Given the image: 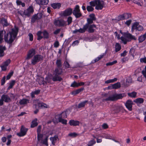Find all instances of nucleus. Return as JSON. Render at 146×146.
I'll return each instance as SVG.
<instances>
[{
	"mask_svg": "<svg viewBox=\"0 0 146 146\" xmlns=\"http://www.w3.org/2000/svg\"><path fill=\"white\" fill-rule=\"evenodd\" d=\"M62 64H57V67L56 68L53 72L52 76V80L54 82H60L62 80V78L60 76L63 72L61 67Z\"/></svg>",
	"mask_w": 146,
	"mask_h": 146,
	"instance_id": "f257e3e1",
	"label": "nucleus"
},
{
	"mask_svg": "<svg viewBox=\"0 0 146 146\" xmlns=\"http://www.w3.org/2000/svg\"><path fill=\"white\" fill-rule=\"evenodd\" d=\"M18 31V29L15 28L5 36V39L6 42L9 43H12L16 37Z\"/></svg>",
	"mask_w": 146,
	"mask_h": 146,
	"instance_id": "f03ea898",
	"label": "nucleus"
},
{
	"mask_svg": "<svg viewBox=\"0 0 146 146\" xmlns=\"http://www.w3.org/2000/svg\"><path fill=\"white\" fill-rule=\"evenodd\" d=\"M127 96L125 93L119 94H115L112 96H110L108 98L104 99L103 100V102L108 101H114L119 99H121L123 97Z\"/></svg>",
	"mask_w": 146,
	"mask_h": 146,
	"instance_id": "7ed1b4c3",
	"label": "nucleus"
},
{
	"mask_svg": "<svg viewBox=\"0 0 146 146\" xmlns=\"http://www.w3.org/2000/svg\"><path fill=\"white\" fill-rule=\"evenodd\" d=\"M96 26L94 25H88V24H86L84 26L83 29H80L79 30H75L74 31V33H76L77 32L83 33L85 32V31L88 29V32L89 33H93L94 31V30L93 29L96 28Z\"/></svg>",
	"mask_w": 146,
	"mask_h": 146,
	"instance_id": "20e7f679",
	"label": "nucleus"
},
{
	"mask_svg": "<svg viewBox=\"0 0 146 146\" xmlns=\"http://www.w3.org/2000/svg\"><path fill=\"white\" fill-rule=\"evenodd\" d=\"M123 35V36H121L120 38L122 42L124 44H126L127 42L129 41L131 39H136L135 36L128 33H124Z\"/></svg>",
	"mask_w": 146,
	"mask_h": 146,
	"instance_id": "39448f33",
	"label": "nucleus"
},
{
	"mask_svg": "<svg viewBox=\"0 0 146 146\" xmlns=\"http://www.w3.org/2000/svg\"><path fill=\"white\" fill-rule=\"evenodd\" d=\"M92 6H96L95 8L97 10L102 9L103 7L104 3L102 1L95 0L90 2Z\"/></svg>",
	"mask_w": 146,
	"mask_h": 146,
	"instance_id": "423d86ee",
	"label": "nucleus"
},
{
	"mask_svg": "<svg viewBox=\"0 0 146 146\" xmlns=\"http://www.w3.org/2000/svg\"><path fill=\"white\" fill-rule=\"evenodd\" d=\"M135 29L140 31L143 30V28L142 26L139 24L138 23L136 22L134 23L132 26V31L133 32Z\"/></svg>",
	"mask_w": 146,
	"mask_h": 146,
	"instance_id": "0eeeda50",
	"label": "nucleus"
},
{
	"mask_svg": "<svg viewBox=\"0 0 146 146\" xmlns=\"http://www.w3.org/2000/svg\"><path fill=\"white\" fill-rule=\"evenodd\" d=\"M28 130L27 128H26L23 125H22L20 129V132L17 133V135L20 137L24 136L26 135Z\"/></svg>",
	"mask_w": 146,
	"mask_h": 146,
	"instance_id": "6e6552de",
	"label": "nucleus"
},
{
	"mask_svg": "<svg viewBox=\"0 0 146 146\" xmlns=\"http://www.w3.org/2000/svg\"><path fill=\"white\" fill-rule=\"evenodd\" d=\"M73 13L76 18H78L81 16L82 15L80 11L79 7L78 5L76 6L73 11Z\"/></svg>",
	"mask_w": 146,
	"mask_h": 146,
	"instance_id": "1a4fd4ad",
	"label": "nucleus"
},
{
	"mask_svg": "<svg viewBox=\"0 0 146 146\" xmlns=\"http://www.w3.org/2000/svg\"><path fill=\"white\" fill-rule=\"evenodd\" d=\"M42 56L40 55H37L35 56L33 58L32 60V63L34 64L39 62L42 59Z\"/></svg>",
	"mask_w": 146,
	"mask_h": 146,
	"instance_id": "9d476101",
	"label": "nucleus"
},
{
	"mask_svg": "<svg viewBox=\"0 0 146 146\" xmlns=\"http://www.w3.org/2000/svg\"><path fill=\"white\" fill-rule=\"evenodd\" d=\"M54 24L59 26H63L66 25V22L62 19L56 20L54 22Z\"/></svg>",
	"mask_w": 146,
	"mask_h": 146,
	"instance_id": "9b49d317",
	"label": "nucleus"
},
{
	"mask_svg": "<svg viewBox=\"0 0 146 146\" xmlns=\"http://www.w3.org/2000/svg\"><path fill=\"white\" fill-rule=\"evenodd\" d=\"M133 104L132 101L131 100H128L125 104V105L129 110L131 111L132 110V107Z\"/></svg>",
	"mask_w": 146,
	"mask_h": 146,
	"instance_id": "f8f14e48",
	"label": "nucleus"
},
{
	"mask_svg": "<svg viewBox=\"0 0 146 146\" xmlns=\"http://www.w3.org/2000/svg\"><path fill=\"white\" fill-rule=\"evenodd\" d=\"M60 115V117H58V119H56V118H55V119H56V120H54V123H58V122H61L62 124L64 125H66L67 124V120L66 119H64L62 118H61V117Z\"/></svg>",
	"mask_w": 146,
	"mask_h": 146,
	"instance_id": "ddd939ff",
	"label": "nucleus"
},
{
	"mask_svg": "<svg viewBox=\"0 0 146 146\" xmlns=\"http://www.w3.org/2000/svg\"><path fill=\"white\" fill-rule=\"evenodd\" d=\"M72 10L71 8H68L61 13V15L63 16H68L70 15L72 13Z\"/></svg>",
	"mask_w": 146,
	"mask_h": 146,
	"instance_id": "4468645a",
	"label": "nucleus"
},
{
	"mask_svg": "<svg viewBox=\"0 0 146 146\" xmlns=\"http://www.w3.org/2000/svg\"><path fill=\"white\" fill-rule=\"evenodd\" d=\"M1 98L6 103L9 102L11 101V98L8 95L5 94L1 96Z\"/></svg>",
	"mask_w": 146,
	"mask_h": 146,
	"instance_id": "2eb2a0df",
	"label": "nucleus"
},
{
	"mask_svg": "<svg viewBox=\"0 0 146 146\" xmlns=\"http://www.w3.org/2000/svg\"><path fill=\"white\" fill-rule=\"evenodd\" d=\"M35 54V50L33 49H31L29 51L27 54V59H30Z\"/></svg>",
	"mask_w": 146,
	"mask_h": 146,
	"instance_id": "dca6fc26",
	"label": "nucleus"
},
{
	"mask_svg": "<svg viewBox=\"0 0 146 146\" xmlns=\"http://www.w3.org/2000/svg\"><path fill=\"white\" fill-rule=\"evenodd\" d=\"M69 124L71 126H76L79 125L80 121L77 120H70L69 121Z\"/></svg>",
	"mask_w": 146,
	"mask_h": 146,
	"instance_id": "f3484780",
	"label": "nucleus"
},
{
	"mask_svg": "<svg viewBox=\"0 0 146 146\" xmlns=\"http://www.w3.org/2000/svg\"><path fill=\"white\" fill-rule=\"evenodd\" d=\"M36 3L39 5H46L49 2V0H36Z\"/></svg>",
	"mask_w": 146,
	"mask_h": 146,
	"instance_id": "a211bd4d",
	"label": "nucleus"
},
{
	"mask_svg": "<svg viewBox=\"0 0 146 146\" xmlns=\"http://www.w3.org/2000/svg\"><path fill=\"white\" fill-rule=\"evenodd\" d=\"M33 11L34 10L33 7L30 6L25 11L24 13L25 15H29L30 13H33Z\"/></svg>",
	"mask_w": 146,
	"mask_h": 146,
	"instance_id": "6ab92c4d",
	"label": "nucleus"
},
{
	"mask_svg": "<svg viewBox=\"0 0 146 146\" xmlns=\"http://www.w3.org/2000/svg\"><path fill=\"white\" fill-rule=\"evenodd\" d=\"M58 139V138L57 135H55L54 137L50 138V140L52 142V144L54 145H55V144L56 143Z\"/></svg>",
	"mask_w": 146,
	"mask_h": 146,
	"instance_id": "aec40b11",
	"label": "nucleus"
},
{
	"mask_svg": "<svg viewBox=\"0 0 146 146\" xmlns=\"http://www.w3.org/2000/svg\"><path fill=\"white\" fill-rule=\"evenodd\" d=\"M29 100L27 99L23 98L22 100H21L19 103L21 105H23L25 104H27L29 102Z\"/></svg>",
	"mask_w": 146,
	"mask_h": 146,
	"instance_id": "412c9836",
	"label": "nucleus"
},
{
	"mask_svg": "<svg viewBox=\"0 0 146 146\" xmlns=\"http://www.w3.org/2000/svg\"><path fill=\"white\" fill-rule=\"evenodd\" d=\"M88 101L86 100L79 103L77 106L78 108H84L85 107V105L88 103Z\"/></svg>",
	"mask_w": 146,
	"mask_h": 146,
	"instance_id": "4be33fe9",
	"label": "nucleus"
},
{
	"mask_svg": "<svg viewBox=\"0 0 146 146\" xmlns=\"http://www.w3.org/2000/svg\"><path fill=\"white\" fill-rule=\"evenodd\" d=\"M144 100L143 98H138L135 100L133 102L136 103L138 106L139 104L143 103Z\"/></svg>",
	"mask_w": 146,
	"mask_h": 146,
	"instance_id": "5701e85b",
	"label": "nucleus"
},
{
	"mask_svg": "<svg viewBox=\"0 0 146 146\" xmlns=\"http://www.w3.org/2000/svg\"><path fill=\"white\" fill-rule=\"evenodd\" d=\"M40 90H37L35 91L32 92L31 93V95L32 98H35V95H38L39 94L40 92Z\"/></svg>",
	"mask_w": 146,
	"mask_h": 146,
	"instance_id": "b1692460",
	"label": "nucleus"
},
{
	"mask_svg": "<svg viewBox=\"0 0 146 146\" xmlns=\"http://www.w3.org/2000/svg\"><path fill=\"white\" fill-rule=\"evenodd\" d=\"M84 90V87H82L79 89H78L75 91H74L72 92V94L74 95H76L80 92L83 91Z\"/></svg>",
	"mask_w": 146,
	"mask_h": 146,
	"instance_id": "393cba45",
	"label": "nucleus"
},
{
	"mask_svg": "<svg viewBox=\"0 0 146 146\" xmlns=\"http://www.w3.org/2000/svg\"><path fill=\"white\" fill-rule=\"evenodd\" d=\"M61 4L59 3H54L51 4V6L54 9H59L61 7Z\"/></svg>",
	"mask_w": 146,
	"mask_h": 146,
	"instance_id": "a878e982",
	"label": "nucleus"
},
{
	"mask_svg": "<svg viewBox=\"0 0 146 146\" xmlns=\"http://www.w3.org/2000/svg\"><path fill=\"white\" fill-rule=\"evenodd\" d=\"M16 83V81L15 80H11L9 84V86L7 88L8 90H10V89L13 88V86L15 85Z\"/></svg>",
	"mask_w": 146,
	"mask_h": 146,
	"instance_id": "bb28decb",
	"label": "nucleus"
},
{
	"mask_svg": "<svg viewBox=\"0 0 146 146\" xmlns=\"http://www.w3.org/2000/svg\"><path fill=\"white\" fill-rule=\"evenodd\" d=\"M105 54L103 53L99 56H98L94 60H93L92 61V63H96V62L98 61L100 59L102 58L104 56Z\"/></svg>",
	"mask_w": 146,
	"mask_h": 146,
	"instance_id": "cd10ccee",
	"label": "nucleus"
},
{
	"mask_svg": "<svg viewBox=\"0 0 146 146\" xmlns=\"http://www.w3.org/2000/svg\"><path fill=\"white\" fill-rule=\"evenodd\" d=\"M37 119L36 118L33 121L31 122V128H33L36 126L38 123L37 122Z\"/></svg>",
	"mask_w": 146,
	"mask_h": 146,
	"instance_id": "c85d7f7f",
	"label": "nucleus"
},
{
	"mask_svg": "<svg viewBox=\"0 0 146 146\" xmlns=\"http://www.w3.org/2000/svg\"><path fill=\"white\" fill-rule=\"evenodd\" d=\"M121 87V84L119 82H117L112 85V89H117Z\"/></svg>",
	"mask_w": 146,
	"mask_h": 146,
	"instance_id": "c756f323",
	"label": "nucleus"
},
{
	"mask_svg": "<svg viewBox=\"0 0 146 146\" xmlns=\"http://www.w3.org/2000/svg\"><path fill=\"white\" fill-rule=\"evenodd\" d=\"M5 50V47L0 46V56H3L4 55V51Z\"/></svg>",
	"mask_w": 146,
	"mask_h": 146,
	"instance_id": "7c9ffc66",
	"label": "nucleus"
},
{
	"mask_svg": "<svg viewBox=\"0 0 146 146\" xmlns=\"http://www.w3.org/2000/svg\"><path fill=\"white\" fill-rule=\"evenodd\" d=\"M146 38V33L143 35L140 36L139 38V42H141L144 40Z\"/></svg>",
	"mask_w": 146,
	"mask_h": 146,
	"instance_id": "2f4dec72",
	"label": "nucleus"
},
{
	"mask_svg": "<svg viewBox=\"0 0 146 146\" xmlns=\"http://www.w3.org/2000/svg\"><path fill=\"white\" fill-rule=\"evenodd\" d=\"M60 115L61 118H65L67 117L66 113L65 111L62 112L61 113L56 115V116L60 117Z\"/></svg>",
	"mask_w": 146,
	"mask_h": 146,
	"instance_id": "473e14b6",
	"label": "nucleus"
},
{
	"mask_svg": "<svg viewBox=\"0 0 146 146\" xmlns=\"http://www.w3.org/2000/svg\"><path fill=\"white\" fill-rule=\"evenodd\" d=\"M38 107L40 108H44L47 107V105L43 103H39L38 104Z\"/></svg>",
	"mask_w": 146,
	"mask_h": 146,
	"instance_id": "72a5a7b5",
	"label": "nucleus"
},
{
	"mask_svg": "<svg viewBox=\"0 0 146 146\" xmlns=\"http://www.w3.org/2000/svg\"><path fill=\"white\" fill-rule=\"evenodd\" d=\"M128 95L132 98H135L136 96L137 93L135 92H133L131 93H128Z\"/></svg>",
	"mask_w": 146,
	"mask_h": 146,
	"instance_id": "f704fd0d",
	"label": "nucleus"
},
{
	"mask_svg": "<svg viewBox=\"0 0 146 146\" xmlns=\"http://www.w3.org/2000/svg\"><path fill=\"white\" fill-rule=\"evenodd\" d=\"M121 46L119 43H116L115 46V50L116 52H117L121 49Z\"/></svg>",
	"mask_w": 146,
	"mask_h": 146,
	"instance_id": "c9c22d12",
	"label": "nucleus"
},
{
	"mask_svg": "<svg viewBox=\"0 0 146 146\" xmlns=\"http://www.w3.org/2000/svg\"><path fill=\"white\" fill-rule=\"evenodd\" d=\"M96 143V141L94 139H93L89 141L88 144V146H92L93 145L95 144Z\"/></svg>",
	"mask_w": 146,
	"mask_h": 146,
	"instance_id": "e433bc0d",
	"label": "nucleus"
},
{
	"mask_svg": "<svg viewBox=\"0 0 146 146\" xmlns=\"http://www.w3.org/2000/svg\"><path fill=\"white\" fill-rule=\"evenodd\" d=\"M0 22L3 24V25L7 26V20L5 19L2 18L1 19Z\"/></svg>",
	"mask_w": 146,
	"mask_h": 146,
	"instance_id": "4c0bfd02",
	"label": "nucleus"
},
{
	"mask_svg": "<svg viewBox=\"0 0 146 146\" xmlns=\"http://www.w3.org/2000/svg\"><path fill=\"white\" fill-rule=\"evenodd\" d=\"M14 72L12 70H11V72L8 74L6 76V80H9L11 76L13 75Z\"/></svg>",
	"mask_w": 146,
	"mask_h": 146,
	"instance_id": "58836bf2",
	"label": "nucleus"
},
{
	"mask_svg": "<svg viewBox=\"0 0 146 146\" xmlns=\"http://www.w3.org/2000/svg\"><path fill=\"white\" fill-rule=\"evenodd\" d=\"M42 32L40 31H39L37 33V35L38 36L37 39L38 40H40L42 38L43 36H42Z\"/></svg>",
	"mask_w": 146,
	"mask_h": 146,
	"instance_id": "ea45409f",
	"label": "nucleus"
},
{
	"mask_svg": "<svg viewBox=\"0 0 146 146\" xmlns=\"http://www.w3.org/2000/svg\"><path fill=\"white\" fill-rule=\"evenodd\" d=\"M78 83L77 82H76L74 81L70 85L71 87H78Z\"/></svg>",
	"mask_w": 146,
	"mask_h": 146,
	"instance_id": "a19ab883",
	"label": "nucleus"
},
{
	"mask_svg": "<svg viewBox=\"0 0 146 146\" xmlns=\"http://www.w3.org/2000/svg\"><path fill=\"white\" fill-rule=\"evenodd\" d=\"M37 139L38 141H40L42 138L43 135L40 133H37Z\"/></svg>",
	"mask_w": 146,
	"mask_h": 146,
	"instance_id": "79ce46f5",
	"label": "nucleus"
},
{
	"mask_svg": "<svg viewBox=\"0 0 146 146\" xmlns=\"http://www.w3.org/2000/svg\"><path fill=\"white\" fill-rule=\"evenodd\" d=\"M79 135V134L75 132L71 133L68 134V135L73 137H75Z\"/></svg>",
	"mask_w": 146,
	"mask_h": 146,
	"instance_id": "37998d69",
	"label": "nucleus"
},
{
	"mask_svg": "<svg viewBox=\"0 0 146 146\" xmlns=\"http://www.w3.org/2000/svg\"><path fill=\"white\" fill-rule=\"evenodd\" d=\"M48 137H46L42 142V143L46 145V146H48Z\"/></svg>",
	"mask_w": 146,
	"mask_h": 146,
	"instance_id": "c03bdc74",
	"label": "nucleus"
},
{
	"mask_svg": "<svg viewBox=\"0 0 146 146\" xmlns=\"http://www.w3.org/2000/svg\"><path fill=\"white\" fill-rule=\"evenodd\" d=\"M9 64H4V65L0 66L2 70L5 71L6 70L7 67L8 66Z\"/></svg>",
	"mask_w": 146,
	"mask_h": 146,
	"instance_id": "a18cd8bd",
	"label": "nucleus"
},
{
	"mask_svg": "<svg viewBox=\"0 0 146 146\" xmlns=\"http://www.w3.org/2000/svg\"><path fill=\"white\" fill-rule=\"evenodd\" d=\"M5 79H6V77L5 76H3L2 78V79H1V86L3 85L4 84H5Z\"/></svg>",
	"mask_w": 146,
	"mask_h": 146,
	"instance_id": "49530a36",
	"label": "nucleus"
},
{
	"mask_svg": "<svg viewBox=\"0 0 146 146\" xmlns=\"http://www.w3.org/2000/svg\"><path fill=\"white\" fill-rule=\"evenodd\" d=\"M123 15L125 19H127L130 17L131 16V15L130 14L127 13H124L123 14Z\"/></svg>",
	"mask_w": 146,
	"mask_h": 146,
	"instance_id": "de8ad7c7",
	"label": "nucleus"
},
{
	"mask_svg": "<svg viewBox=\"0 0 146 146\" xmlns=\"http://www.w3.org/2000/svg\"><path fill=\"white\" fill-rule=\"evenodd\" d=\"M28 36L29 38V40L31 41H33V35L32 33H29L28 34Z\"/></svg>",
	"mask_w": 146,
	"mask_h": 146,
	"instance_id": "09e8293b",
	"label": "nucleus"
},
{
	"mask_svg": "<svg viewBox=\"0 0 146 146\" xmlns=\"http://www.w3.org/2000/svg\"><path fill=\"white\" fill-rule=\"evenodd\" d=\"M51 79H52V77L51 78L50 76H48L45 78V80L48 83H50Z\"/></svg>",
	"mask_w": 146,
	"mask_h": 146,
	"instance_id": "8fccbe9b",
	"label": "nucleus"
},
{
	"mask_svg": "<svg viewBox=\"0 0 146 146\" xmlns=\"http://www.w3.org/2000/svg\"><path fill=\"white\" fill-rule=\"evenodd\" d=\"M140 61L141 63H146V57L141 58Z\"/></svg>",
	"mask_w": 146,
	"mask_h": 146,
	"instance_id": "3c124183",
	"label": "nucleus"
},
{
	"mask_svg": "<svg viewBox=\"0 0 146 146\" xmlns=\"http://www.w3.org/2000/svg\"><path fill=\"white\" fill-rule=\"evenodd\" d=\"M94 9V8L91 6H88L87 7V9L88 11H92Z\"/></svg>",
	"mask_w": 146,
	"mask_h": 146,
	"instance_id": "603ef678",
	"label": "nucleus"
},
{
	"mask_svg": "<svg viewBox=\"0 0 146 146\" xmlns=\"http://www.w3.org/2000/svg\"><path fill=\"white\" fill-rule=\"evenodd\" d=\"M93 20L90 19H88L87 20V23L86 24H88V25H90V24L93 23Z\"/></svg>",
	"mask_w": 146,
	"mask_h": 146,
	"instance_id": "864d4df0",
	"label": "nucleus"
},
{
	"mask_svg": "<svg viewBox=\"0 0 146 146\" xmlns=\"http://www.w3.org/2000/svg\"><path fill=\"white\" fill-rule=\"evenodd\" d=\"M42 33L44 37V38H47L48 37V33L46 31H44Z\"/></svg>",
	"mask_w": 146,
	"mask_h": 146,
	"instance_id": "5fc2aeb1",
	"label": "nucleus"
},
{
	"mask_svg": "<svg viewBox=\"0 0 146 146\" xmlns=\"http://www.w3.org/2000/svg\"><path fill=\"white\" fill-rule=\"evenodd\" d=\"M41 127V126L40 125H39L38 126L37 129V133H40Z\"/></svg>",
	"mask_w": 146,
	"mask_h": 146,
	"instance_id": "6e6d98bb",
	"label": "nucleus"
},
{
	"mask_svg": "<svg viewBox=\"0 0 146 146\" xmlns=\"http://www.w3.org/2000/svg\"><path fill=\"white\" fill-rule=\"evenodd\" d=\"M72 18L71 17H69L67 19V22L68 23V25H69L70 24L72 21Z\"/></svg>",
	"mask_w": 146,
	"mask_h": 146,
	"instance_id": "4d7b16f0",
	"label": "nucleus"
},
{
	"mask_svg": "<svg viewBox=\"0 0 146 146\" xmlns=\"http://www.w3.org/2000/svg\"><path fill=\"white\" fill-rule=\"evenodd\" d=\"M118 20H123L125 19L123 14L120 15L118 17Z\"/></svg>",
	"mask_w": 146,
	"mask_h": 146,
	"instance_id": "13d9d810",
	"label": "nucleus"
},
{
	"mask_svg": "<svg viewBox=\"0 0 146 146\" xmlns=\"http://www.w3.org/2000/svg\"><path fill=\"white\" fill-rule=\"evenodd\" d=\"M102 127L103 129H105L108 128V126L106 123H104L102 125Z\"/></svg>",
	"mask_w": 146,
	"mask_h": 146,
	"instance_id": "bf43d9fd",
	"label": "nucleus"
},
{
	"mask_svg": "<svg viewBox=\"0 0 146 146\" xmlns=\"http://www.w3.org/2000/svg\"><path fill=\"white\" fill-rule=\"evenodd\" d=\"M89 16L91 18L90 19L93 20H96L95 18V15L94 14H91Z\"/></svg>",
	"mask_w": 146,
	"mask_h": 146,
	"instance_id": "052dcab7",
	"label": "nucleus"
},
{
	"mask_svg": "<svg viewBox=\"0 0 146 146\" xmlns=\"http://www.w3.org/2000/svg\"><path fill=\"white\" fill-rule=\"evenodd\" d=\"M131 20H129L125 22V23L127 26H129L131 24Z\"/></svg>",
	"mask_w": 146,
	"mask_h": 146,
	"instance_id": "680f3d73",
	"label": "nucleus"
},
{
	"mask_svg": "<svg viewBox=\"0 0 146 146\" xmlns=\"http://www.w3.org/2000/svg\"><path fill=\"white\" fill-rule=\"evenodd\" d=\"M79 43V42L78 40H76L72 44V45L73 46H74L76 45H77Z\"/></svg>",
	"mask_w": 146,
	"mask_h": 146,
	"instance_id": "e2e57ef3",
	"label": "nucleus"
},
{
	"mask_svg": "<svg viewBox=\"0 0 146 146\" xmlns=\"http://www.w3.org/2000/svg\"><path fill=\"white\" fill-rule=\"evenodd\" d=\"M59 45V42L58 41H56L54 44V47H58Z\"/></svg>",
	"mask_w": 146,
	"mask_h": 146,
	"instance_id": "0e129e2a",
	"label": "nucleus"
},
{
	"mask_svg": "<svg viewBox=\"0 0 146 146\" xmlns=\"http://www.w3.org/2000/svg\"><path fill=\"white\" fill-rule=\"evenodd\" d=\"M3 37V34L2 32L0 31V42L2 40Z\"/></svg>",
	"mask_w": 146,
	"mask_h": 146,
	"instance_id": "69168bd1",
	"label": "nucleus"
},
{
	"mask_svg": "<svg viewBox=\"0 0 146 146\" xmlns=\"http://www.w3.org/2000/svg\"><path fill=\"white\" fill-rule=\"evenodd\" d=\"M60 29H58L54 32V34L56 35L59 33L60 31Z\"/></svg>",
	"mask_w": 146,
	"mask_h": 146,
	"instance_id": "338daca9",
	"label": "nucleus"
},
{
	"mask_svg": "<svg viewBox=\"0 0 146 146\" xmlns=\"http://www.w3.org/2000/svg\"><path fill=\"white\" fill-rule=\"evenodd\" d=\"M127 52L126 51H124L123 53H122L121 54V56H125L127 54Z\"/></svg>",
	"mask_w": 146,
	"mask_h": 146,
	"instance_id": "774afa93",
	"label": "nucleus"
}]
</instances>
